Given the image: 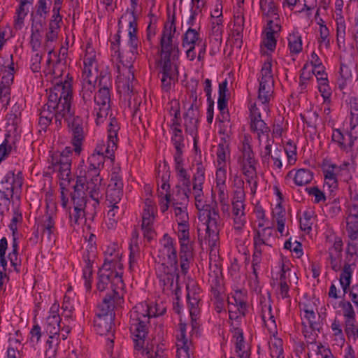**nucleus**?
<instances>
[{
  "instance_id": "obj_16",
  "label": "nucleus",
  "mask_w": 358,
  "mask_h": 358,
  "mask_svg": "<svg viewBox=\"0 0 358 358\" xmlns=\"http://www.w3.org/2000/svg\"><path fill=\"white\" fill-rule=\"evenodd\" d=\"M247 294L243 289H234L228 294L229 317L231 323L241 324L248 310Z\"/></svg>"
},
{
  "instance_id": "obj_53",
  "label": "nucleus",
  "mask_w": 358,
  "mask_h": 358,
  "mask_svg": "<svg viewBox=\"0 0 358 358\" xmlns=\"http://www.w3.org/2000/svg\"><path fill=\"white\" fill-rule=\"evenodd\" d=\"M42 29V23L41 22H32L31 24V39L30 44L34 51H37L41 46V30Z\"/></svg>"
},
{
  "instance_id": "obj_15",
  "label": "nucleus",
  "mask_w": 358,
  "mask_h": 358,
  "mask_svg": "<svg viewBox=\"0 0 358 358\" xmlns=\"http://www.w3.org/2000/svg\"><path fill=\"white\" fill-rule=\"evenodd\" d=\"M257 99L263 103L264 110H268V103L273 99L274 92V80L272 73L271 59L268 58L262 64L259 77Z\"/></svg>"
},
{
  "instance_id": "obj_59",
  "label": "nucleus",
  "mask_w": 358,
  "mask_h": 358,
  "mask_svg": "<svg viewBox=\"0 0 358 358\" xmlns=\"http://www.w3.org/2000/svg\"><path fill=\"white\" fill-rule=\"evenodd\" d=\"M61 340L50 338L47 339V348L45 350V358H57V351Z\"/></svg>"
},
{
  "instance_id": "obj_3",
  "label": "nucleus",
  "mask_w": 358,
  "mask_h": 358,
  "mask_svg": "<svg viewBox=\"0 0 358 358\" xmlns=\"http://www.w3.org/2000/svg\"><path fill=\"white\" fill-rule=\"evenodd\" d=\"M176 31L174 17H169L164 24L158 50L162 88L165 92H169L178 79V67L172 61L179 54L178 45L173 42Z\"/></svg>"
},
{
  "instance_id": "obj_54",
  "label": "nucleus",
  "mask_w": 358,
  "mask_h": 358,
  "mask_svg": "<svg viewBox=\"0 0 358 358\" xmlns=\"http://www.w3.org/2000/svg\"><path fill=\"white\" fill-rule=\"evenodd\" d=\"M313 178V173L307 169H299L294 174V182L298 186H303L311 182Z\"/></svg>"
},
{
  "instance_id": "obj_26",
  "label": "nucleus",
  "mask_w": 358,
  "mask_h": 358,
  "mask_svg": "<svg viewBox=\"0 0 358 358\" xmlns=\"http://www.w3.org/2000/svg\"><path fill=\"white\" fill-rule=\"evenodd\" d=\"M176 358H194L193 343L187 336V324L182 321L178 324L175 335Z\"/></svg>"
},
{
  "instance_id": "obj_23",
  "label": "nucleus",
  "mask_w": 358,
  "mask_h": 358,
  "mask_svg": "<svg viewBox=\"0 0 358 358\" xmlns=\"http://www.w3.org/2000/svg\"><path fill=\"white\" fill-rule=\"evenodd\" d=\"M119 129L120 126L117 120L115 117H110L108 127V141L106 143L102 141L97 144L95 151L98 155L114 157L117 148Z\"/></svg>"
},
{
  "instance_id": "obj_24",
  "label": "nucleus",
  "mask_w": 358,
  "mask_h": 358,
  "mask_svg": "<svg viewBox=\"0 0 358 358\" xmlns=\"http://www.w3.org/2000/svg\"><path fill=\"white\" fill-rule=\"evenodd\" d=\"M72 133L71 145L66 146L61 153V157L78 156L83 150V143L85 134L81 120L79 118H74L71 124Z\"/></svg>"
},
{
  "instance_id": "obj_34",
  "label": "nucleus",
  "mask_w": 358,
  "mask_h": 358,
  "mask_svg": "<svg viewBox=\"0 0 358 358\" xmlns=\"http://www.w3.org/2000/svg\"><path fill=\"white\" fill-rule=\"evenodd\" d=\"M317 301V299L312 298L304 299L299 303L302 322L303 324L309 325L312 329H315Z\"/></svg>"
},
{
  "instance_id": "obj_25",
  "label": "nucleus",
  "mask_w": 358,
  "mask_h": 358,
  "mask_svg": "<svg viewBox=\"0 0 358 358\" xmlns=\"http://www.w3.org/2000/svg\"><path fill=\"white\" fill-rule=\"evenodd\" d=\"M13 56H10L3 64H0V76L2 75L0 84V100L4 105H8L10 101V86L14 78V64Z\"/></svg>"
},
{
  "instance_id": "obj_39",
  "label": "nucleus",
  "mask_w": 358,
  "mask_h": 358,
  "mask_svg": "<svg viewBox=\"0 0 358 358\" xmlns=\"http://www.w3.org/2000/svg\"><path fill=\"white\" fill-rule=\"evenodd\" d=\"M120 20H125L129 22L128 44L130 47V52L133 55L132 57H135L134 56L138 54V40L136 35L137 23L134 17V12L132 11L129 14L122 15Z\"/></svg>"
},
{
  "instance_id": "obj_44",
  "label": "nucleus",
  "mask_w": 358,
  "mask_h": 358,
  "mask_svg": "<svg viewBox=\"0 0 358 358\" xmlns=\"http://www.w3.org/2000/svg\"><path fill=\"white\" fill-rule=\"evenodd\" d=\"M187 196L185 194V198L183 199V202L173 203V213L178 224L189 223L187 208Z\"/></svg>"
},
{
  "instance_id": "obj_29",
  "label": "nucleus",
  "mask_w": 358,
  "mask_h": 358,
  "mask_svg": "<svg viewBox=\"0 0 358 358\" xmlns=\"http://www.w3.org/2000/svg\"><path fill=\"white\" fill-rule=\"evenodd\" d=\"M187 289V303L192 319V329H195L198 323L196 317L199 314L200 288L194 282H189Z\"/></svg>"
},
{
  "instance_id": "obj_28",
  "label": "nucleus",
  "mask_w": 358,
  "mask_h": 358,
  "mask_svg": "<svg viewBox=\"0 0 358 358\" xmlns=\"http://www.w3.org/2000/svg\"><path fill=\"white\" fill-rule=\"evenodd\" d=\"M260 13L264 25H281L277 0H260Z\"/></svg>"
},
{
  "instance_id": "obj_58",
  "label": "nucleus",
  "mask_w": 358,
  "mask_h": 358,
  "mask_svg": "<svg viewBox=\"0 0 358 358\" xmlns=\"http://www.w3.org/2000/svg\"><path fill=\"white\" fill-rule=\"evenodd\" d=\"M108 189H115L122 190L123 181L122 176L120 174V168L115 167L110 175V180L108 185Z\"/></svg>"
},
{
  "instance_id": "obj_31",
  "label": "nucleus",
  "mask_w": 358,
  "mask_h": 358,
  "mask_svg": "<svg viewBox=\"0 0 358 358\" xmlns=\"http://www.w3.org/2000/svg\"><path fill=\"white\" fill-rule=\"evenodd\" d=\"M257 309L262 323L270 333H274L277 326L272 312L271 301L269 296L260 295L259 296Z\"/></svg>"
},
{
  "instance_id": "obj_63",
  "label": "nucleus",
  "mask_w": 358,
  "mask_h": 358,
  "mask_svg": "<svg viewBox=\"0 0 358 358\" xmlns=\"http://www.w3.org/2000/svg\"><path fill=\"white\" fill-rule=\"evenodd\" d=\"M320 36L317 39L319 46L322 48L329 49L330 48V31L327 26L319 27Z\"/></svg>"
},
{
  "instance_id": "obj_6",
  "label": "nucleus",
  "mask_w": 358,
  "mask_h": 358,
  "mask_svg": "<svg viewBox=\"0 0 358 358\" xmlns=\"http://www.w3.org/2000/svg\"><path fill=\"white\" fill-rule=\"evenodd\" d=\"M110 290L97 306L94 327L98 334L106 336V350L111 355L114 342V309L123 302L124 290L120 293L115 289Z\"/></svg>"
},
{
  "instance_id": "obj_14",
  "label": "nucleus",
  "mask_w": 358,
  "mask_h": 358,
  "mask_svg": "<svg viewBox=\"0 0 358 358\" xmlns=\"http://www.w3.org/2000/svg\"><path fill=\"white\" fill-rule=\"evenodd\" d=\"M99 89L94 96L95 107L94 109L96 124L103 123L106 119L110 108L111 84L108 77L99 78Z\"/></svg>"
},
{
  "instance_id": "obj_51",
  "label": "nucleus",
  "mask_w": 358,
  "mask_h": 358,
  "mask_svg": "<svg viewBox=\"0 0 358 358\" xmlns=\"http://www.w3.org/2000/svg\"><path fill=\"white\" fill-rule=\"evenodd\" d=\"M227 158H217L216 162H214L217 166L216 171V185H226L227 180Z\"/></svg>"
},
{
  "instance_id": "obj_57",
  "label": "nucleus",
  "mask_w": 358,
  "mask_h": 358,
  "mask_svg": "<svg viewBox=\"0 0 358 358\" xmlns=\"http://www.w3.org/2000/svg\"><path fill=\"white\" fill-rule=\"evenodd\" d=\"M270 353L273 358H285L283 355L282 341L273 338L269 343Z\"/></svg>"
},
{
  "instance_id": "obj_19",
  "label": "nucleus",
  "mask_w": 358,
  "mask_h": 358,
  "mask_svg": "<svg viewBox=\"0 0 358 358\" xmlns=\"http://www.w3.org/2000/svg\"><path fill=\"white\" fill-rule=\"evenodd\" d=\"M176 235L180 244V268L182 274L186 275L189 269L192 257V245L189 234V223L178 224Z\"/></svg>"
},
{
  "instance_id": "obj_11",
  "label": "nucleus",
  "mask_w": 358,
  "mask_h": 358,
  "mask_svg": "<svg viewBox=\"0 0 358 358\" xmlns=\"http://www.w3.org/2000/svg\"><path fill=\"white\" fill-rule=\"evenodd\" d=\"M48 168L49 173L57 172L59 178L60 200L62 208H66L69 202L71 189V162L69 158H50Z\"/></svg>"
},
{
  "instance_id": "obj_48",
  "label": "nucleus",
  "mask_w": 358,
  "mask_h": 358,
  "mask_svg": "<svg viewBox=\"0 0 358 358\" xmlns=\"http://www.w3.org/2000/svg\"><path fill=\"white\" fill-rule=\"evenodd\" d=\"M288 48L292 55H297L302 50V39L299 31L293 30L287 36Z\"/></svg>"
},
{
  "instance_id": "obj_43",
  "label": "nucleus",
  "mask_w": 358,
  "mask_h": 358,
  "mask_svg": "<svg viewBox=\"0 0 358 358\" xmlns=\"http://www.w3.org/2000/svg\"><path fill=\"white\" fill-rule=\"evenodd\" d=\"M62 21V18L52 17L49 22L48 31L45 35V48L48 51L50 48L54 50V47L51 45V43L57 39Z\"/></svg>"
},
{
  "instance_id": "obj_7",
  "label": "nucleus",
  "mask_w": 358,
  "mask_h": 358,
  "mask_svg": "<svg viewBox=\"0 0 358 358\" xmlns=\"http://www.w3.org/2000/svg\"><path fill=\"white\" fill-rule=\"evenodd\" d=\"M159 263L156 268L157 277L165 290L176 291L178 288V264L173 239L164 234L158 250Z\"/></svg>"
},
{
  "instance_id": "obj_40",
  "label": "nucleus",
  "mask_w": 358,
  "mask_h": 358,
  "mask_svg": "<svg viewBox=\"0 0 358 358\" xmlns=\"http://www.w3.org/2000/svg\"><path fill=\"white\" fill-rule=\"evenodd\" d=\"M275 192L278 196L277 203L272 210L273 221L277 224V231L281 236H284L286 222V210L281 204L282 194L277 187H275Z\"/></svg>"
},
{
  "instance_id": "obj_42",
  "label": "nucleus",
  "mask_w": 358,
  "mask_h": 358,
  "mask_svg": "<svg viewBox=\"0 0 358 358\" xmlns=\"http://www.w3.org/2000/svg\"><path fill=\"white\" fill-rule=\"evenodd\" d=\"M232 231L237 250L243 261L248 264L249 262V250L248 246L249 245L248 237L250 232L245 229H243V233H240L239 234L234 231Z\"/></svg>"
},
{
  "instance_id": "obj_4",
  "label": "nucleus",
  "mask_w": 358,
  "mask_h": 358,
  "mask_svg": "<svg viewBox=\"0 0 358 358\" xmlns=\"http://www.w3.org/2000/svg\"><path fill=\"white\" fill-rule=\"evenodd\" d=\"M204 181L205 169L201 163H198L196 171L194 176L193 194L196 208L199 210L198 219L201 223L199 231H207L214 244L217 238V233L222 227L221 220L215 205L207 204L203 199V184Z\"/></svg>"
},
{
  "instance_id": "obj_21",
  "label": "nucleus",
  "mask_w": 358,
  "mask_h": 358,
  "mask_svg": "<svg viewBox=\"0 0 358 358\" xmlns=\"http://www.w3.org/2000/svg\"><path fill=\"white\" fill-rule=\"evenodd\" d=\"M182 47L185 49L186 56L190 61L194 60L196 57L195 48H199L197 58L199 61L203 59L206 45L200 37L196 29L189 28L182 37Z\"/></svg>"
},
{
  "instance_id": "obj_36",
  "label": "nucleus",
  "mask_w": 358,
  "mask_h": 358,
  "mask_svg": "<svg viewBox=\"0 0 358 358\" xmlns=\"http://www.w3.org/2000/svg\"><path fill=\"white\" fill-rule=\"evenodd\" d=\"M343 241L341 238L336 237L331 246L328 249L327 262L331 268L338 272L343 266Z\"/></svg>"
},
{
  "instance_id": "obj_61",
  "label": "nucleus",
  "mask_w": 358,
  "mask_h": 358,
  "mask_svg": "<svg viewBox=\"0 0 358 358\" xmlns=\"http://www.w3.org/2000/svg\"><path fill=\"white\" fill-rule=\"evenodd\" d=\"M352 81V73L350 68L343 64L340 67V78L338 79L339 87L343 89L348 83Z\"/></svg>"
},
{
  "instance_id": "obj_47",
  "label": "nucleus",
  "mask_w": 358,
  "mask_h": 358,
  "mask_svg": "<svg viewBox=\"0 0 358 358\" xmlns=\"http://www.w3.org/2000/svg\"><path fill=\"white\" fill-rule=\"evenodd\" d=\"M354 264H345L339 278V282L343 289V294L348 292V289L351 284L352 274L354 271Z\"/></svg>"
},
{
  "instance_id": "obj_41",
  "label": "nucleus",
  "mask_w": 358,
  "mask_h": 358,
  "mask_svg": "<svg viewBox=\"0 0 358 358\" xmlns=\"http://www.w3.org/2000/svg\"><path fill=\"white\" fill-rule=\"evenodd\" d=\"M241 164L243 173L246 177L250 191L252 194H255L257 189V181L255 167V158H243Z\"/></svg>"
},
{
  "instance_id": "obj_13",
  "label": "nucleus",
  "mask_w": 358,
  "mask_h": 358,
  "mask_svg": "<svg viewBox=\"0 0 358 358\" xmlns=\"http://www.w3.org/2000/svg\"><path fill=\"white\" fill-rule=\"evenodd\" d=\"M135 57H131L129 60L121 61L117 66V76L116 79L117 90L118 93L127 100L131 105V96L134 95V85L135 83L133 62Z\"/></svg>"
},
{
  "instance_id": "obj_50",
  "label": "nucleus",
  "mask_w": 358,
  "mask_h": 358,
  "mask_svg": "<svg viewBox=\"0 0 358 358\" xmlns=\"http://www.w3.org/2000/svg\"><path fill=\"white\" fill-rule=\"evenodd\" d=\"M16 152V143L14 138L10 134H6L5 139L0 144V157H6L15 154Z\"/></svg>"
},
{
  "instance_id": "obj_55",
  "label": "nucleus",
  "mask_w": 358,
  "mask_h": 358,
  "mask_svg": "<svg viewBox=\"0 0 358 358\" xmlns=\"http://www.w3.org/2000/svg\"><path fill=\"white\" fill-rule=\"evenodd\" d=\"M29 13V8L18 5L16 8L14 16V27L16 29H21L24 23V20Z\"/></svg>"
},
{
  "instance_id": "obj_12",
  "label": "nucleus",
  "mask_w": 358,
  "mask_h": 358,
  "mask_svg": "<svg viewBox=\"0 0 358 358\" xmlns=\"http://www.w3.org/2000/svg\"><path fill=\"white\" fill-rule=\"evenodd\" d=\"M23 177L20 172L15 174L8 172L2 180V189H0V214L9 210L10 199H20Z\"/></svg>"
},
{
  "instance_id": "obj_62",
  "label": "nucleus",
  "mask_w": 358,
  "mask_h": 358,
  "mask_svg": "<svg viewBox=\"0 0 358 358\" xmlns=\"http://www.w3.org/2000/svg\"><path fill=\"white\" fill-rule=\"evenodd\" d=\"M313 213L312 211L303 212L300 218V227L301 230L309 232L312 229V226L314 222Z\"/></svg>"
},
{
  "instance_id": "obj_37",
  "label": "nucleus",
  "mask_w": 358,
  "mask_h": 358,
  "mask_svg": "<svg viewBox=\"0 0 358 358\" xmlns=\"http://www.w3.org/2000/svg\"><path fill=\"white\" fill-rule=\"evenodd\" d=\"M48 52V57L46 60L45 66L43 70V73L46 80L53 83V87L57 85V83H64L66 80H69L71 83V79H66L64 81L61 80L59 82L57 81L59 77H60L62 73V70L60 68L61 65L58 63V62H53L52 61V54H54L55 56V53L54 52L53 49L50 48Z\"/></svg>"
},
{
  "instance_id": "obj_56",
  "label": "nucleus",
  "mask_w": 358,
  "mask_h": 358,
  "mask_svg": "<svg viewBox=\"0 0 358 358\" xmlns=\"http://www.w3.org/2000/svg\"><path fill=\"white\" fill-rule=\"evenodd\" d=\"M223 20L211 21V36L215 42L220 45L222 41Z\"/></svg>"
},
{
  "instance_id": "obj_32",
  "label": "nucleus",
  "mask_w": 358,
  "mask_h": 358,
  "mask_svg": "<svg viewBox=\"0 0 358 358\" xmlns=\"http://www.w3.org/2000/svg\"><path fill=\"white\" fill-rule=\"evenodd\" d=\"M292 264L289 259L285 257H281L277 262L276 266L272 270L271 274L273 279L278 282L291 283L292 275L295 280L298 279L296 272L293 271Z\"/></svg>"
},
{
  "instance_id": "obj_20",
  "label": "nucleus",
  "mask_w": 358,
  "mask_h": 358,
  "mask_svg": "<svg viewBox=\"0 0 358 358\" xmlns=\"http://www.w3.org/2000/svg\"><path fill=\"white\" fill-rule=\"evenodd\" d=\"M196 93L192 91L189 94V102L184 105L187 110L183 115L185 131L193 137L194 145L196 144L197 129L200 117L199 110L196 104Z\"/></svg>"
},
{
  "instance_id": "obj_27",
  "label": "nucleus",
  "mask_w": 358,
  "mask_h": 358,
  "mask_svg": "<svg viewBox=\"0 0 358 358\" xmlns=\"http://www.w3.org/2000/svg\"><path fill=\"white\" fill-rule=\"evenodd\" d=\"M243 199V193L239 192L232 203V231H236L238 234L243 232L247 222Z\"/></svg>"
},
{
  "instance_id": "obj_5",
  "label": "nucleus",
  "mask_w": 358,
  "mask_h": 358,
  "mask_svg": "<svg viewBox=\"0 0 358 358\" xmlns=\"http://www.w3.org/2000/svg\"><path fill=\"white\" fill-rule=\"evenodd\" d=\"M122 252L116 243L109 244L104 251V262L98 271L96 287L99 292L115 289L124 290Z\"/></svg>"
},
{
  "instance_id": "obj_45",
  "label": "nucleus",
  "mask_w": 358,
  "mask_h": 358,
  "mask_svg": "<svg viewBox=\"0 0 358 358\" xmlns=\"http://www.w3.org/2000/svg\"><path fill=\"white\" fill-rule=\"evenodd\" d=\"M161 172L162 171L159 170L157 176V194L158 196L170 195V185L169 183L170 173L165 164L163 166L162 173H161Z\"/></svg>"
},
{
  "instance_id": "obj_64",
  "label": "nucleus",
  "mask_w": 358,
  "mask_h": 358,
  "mask_svg": "<svg viewBox=\"0 0 358 358\" xmlns=\"http://www.w3.org/2000/svg\"><path fill=\"white\" fill-rule=\"evenodd\" d=\"M339 306L342 308L343 310L344 322L345 320L356 319L355 311L352 306V303L350 301H341L339 303Z\"/></svg>"
},
{
  "instance_id": "obj_30",
  "label": "nucleus",
  "mask_w": 358,
  "mask_h": 358,
  "mask_svg": "<svg viewBox=\"0 0 358 358\" xmlns=\"http://www.w3.org/2000/svg\"><path fill=\"white\" fill-rule=\"evenodd\" d=\"M281 30V25H264L261 43V52L264 55L274 52Z\"/></svg>"
},
{
  "instance_id": "obj_17",
  "label": "nucleus",
  "mask_w": 358,
  "mask_h": 358,
  "mask_svg": "<svg viewBox=\"0 0 358 358\" xmlns=\"http://www.w3.org/2000/svg\"><path fill=\"white\" fill-rule=\"evenodd\" d=\"M59 305L54 303L48 312L45 319L44 330L48 335V339L53 338L58 340H66L71 328L69 325L61 324V318L59 314Z\"/></svg>"
},
{
  "instance_id": "obj_52",
  "label": "nucleus",
  "mask_w": 358,
  "mask_h": 358,
  "mask_svg": "<svg viewBox=\"0 0 358 358\" xmlns=\"http://www.w3.org/2000/svg\"><path fill=\"white\" fill-rule=\"evenodd\" d=\"M250 130L257 135L259 142L262 139H268L270 129L264 121H257L256 123L250 124Z\"/></svg>"
},
{
  "instance_id": "obj_8",
  "label": "nucleus",
  "mask_w": 358,
  "mask_h": 358,
  "mask_svg": "<svg viewBox=\"0 0 358 358\" xmlns=\"http://www.w3.org/2000/svg\"><path fill=\"white\" fill-rule=\"evenodd\" d=\"M72 98V85L66 80L64 83H57L51 87L48 96V102L42 108L40 116L56 120L71 117V101Z\"/></svg>"
},
{
  "instance_id": "obj_38",
  "label": "nucleus",
  "mask_w": 358,
  "mask_h": 358,
  "mask_svg": "<svg viewBox=\"0 0 358 358\" xmlns=\"http://www.w3.org/2000/svg\"><path fill=\"white\" fill-rule=\"evenodd\" d=\"M240 325L235 323L231 324V331L233 334L232 342L235 346V352L239 358H249V348L245 342L243 331L240 328Z\"/></svg>"
},
{
  "instance_id": "obj_18",
  "label": "nucleus",
  "mask_w": 358,
  "mask_h": 358,
  "mask_svg": "<svg viewBox=\"0 0 358 358\" xmlns=\"http://www.w3.org/2000/svg\"><path fill=\"white\" fill-rule=\"evenodd\" d=\"M351 115L350 131L344 135L339 129H334L331 139L345 154L354 157L358 155V125L353 123L355 116L352 114Z\"/></svg>"
},
{
  "instance_id": "obj_35",
  "label": "nucleus",
  "mask_w": 358,
  "mask_h": 358,
  "mask_svg": "<svg viewBox=\"0 0 358 358\" xmlns=\"http://www.w3.org/2000/svg\"><path fill=\"white\" fill-rule=\"evenodd\" d=\"M175 110H174V119L173 120V123L171 126V141L173 144L174 148L176 150V154L178 156L183 154L185 145L184 136L182 135V131L180 128V124L178 122V119L180 117V110L178 107V103H175Z\"/></svg>"
},
{
  "instance_id": "obj_10",
  "label": "nucleus",
  "mask_w": 358,
  "mask_h": 358,
  "mask_svg": "<svg viewBox=\"0 0 358 358\" xmlns=\"http://www.w3.org/2000/svg\"><path fill=\"white\" fill-rule=\"evenodd\" d=\"M324 176V187L333 192L338 188V180L348 182L352 178L355 171V164L352 162H344L338 166L324 159L322 164Z\"/></svg>"
},
{
  "instance_id": "obj_33",
  "label": "nucleus",
  "mask_w": 358,
  "mask_h": 358,
  "mask_svg": "<svg viewBox=\"0 0 358 358\" xmlns=\"http://www.w3.org/2000/svg\"><path fill=\"white\" fill-rule=\"evenodd\" d=\"M343 2L342 0H336V39L338 50L346 51L345 36H346V23L344 17L342 16V7Z\"/></svg>"
},
{
  "instance_id": "obj_22",
  "label": "nucleus",
  "mask_w": 358,
  "mask_h": 358,
  "mask_svg": "<svg viewBox=\"0 0 358 358\" xmlns=\"http://www.w3.org/2000/svg\"><path fill=\"white\" fill-rule=\"evenodd\" d=\"M258 229H256L254 236V248H259L265 250H270L275 242L273 229L272 227H266L264 213L263 211L257 213Z\"/></svg>"
},
{
  "instance_id": "obj_46",
  "label": "nucleus",
  "mask_w": 358,
  "mask_h": 358,
  "mask_svg": "<svg viewBox=\"0 0 358 358\" xmlns=\"http://www.w3.org/2000/svg\"><path fill=\"white\" fill-rule=\"evenodd\" d=\"M129 266L131 268L137 262L140 255L138 234L136 231H134L132 232L129 243Z\"/></svg>"
},
{
  "instance_id": "obj_60",
  "label": "nucleus",
  "mask_w": 358,
  "mask_h": 358,
  "mask_svg": "<svg viewBox=\"0 0 358 358\" xmlns=\"http://www.w3.org/2000/svg\"><path fill=\"white\" fill-rule=\"evenodd\" d=\"M51 0H38L35 6L36 15L45 20L50 12Z\"/></svg>"
},
{
  "instance_id": "obj_49",
  "label": "nucleus",
  "mask_w": 358,
  "mask_h": 358,
  "mask_svg": "<svg viewBox=\"0 0 358 358\" xmlns=\"http://www.w3.org/2000/svg\"><path fill=\"white\" fill-rule=\"evenodd\" d=\"M43 231L47 234L48 238L51 240L56 230L55 219L52 214L46 213L42 217L40 224Z\"/></svg>"
},
{
  "instance_id": "obj_1",
  "label": "nucleus",
  "mask_w": 358,
  "mask_h": 358,
  "mask_svg": "<svg viewBox=\"0 0 358 358\" xmlns=\"http://www.w3.org/2000/svg\"><path fill=\"white\" fill-rule=\"evenodd\" d=\"M103 158H82L79 164V174L76 182L72 186L69 202L63 209L69 215V224L75 227L85 221L89 215L92 217L99 210L102 198L103 178L100 171L103 168Z\"/></svg>"
},
{
  "instance_id": "obj_2",
  "label": "nucleus",
  "mask_w": 358,
  "mask_h": 358,
  "mask_svg": "<svg viewBox=\"0 0 358 358\" xmlns=\"http://www.w3.org/2000/svg\"><path fill=\"white\" fill-rule=\"evenodd\" d=\"M166 308L163 304L153 302H141L136 304L130 312V331L134 343V354L140 358H164L163 352L155 351L152 348L144 347L151 318L164 315Z\"/></svg>"
},
{
  "instance_id": "obj_9",
  "label": "nucleus",
  "mask_w": 358,
  "mask_h": 358,
  "mask_svg": "<svg viewBox=\"0 0 358 358\" xmlns=\"http://www.w3.org/2000/svg\"><path fill=\"white\" fill-rule=\"evenodd\" d=\"M83 64L80 96L85 104L87 105L91 103L96 80L99 78L96 52L90 43L85 45Z\"/></svg>"
}]
</instances>
